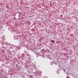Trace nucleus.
Segmentation results:
<instances>
[{
	"instance_id": "f03ea898",
	"label": "nucleus",
	"mask_w": 78,
	"mask_h": 78,
	"mask_svg": "<svg viewBox=\"0 0 78 78\" xmlns=\"http://www.w3.org/2000/svg\"><path fill=\"white\" fill-rule=\"evenodd\" d=\"M36 48H34V50H36Z\"/></svg>"
},
{
	"instance_id": "f257e3e1",
	"label": "nucleus",
	"mask_w": 78,
	"mask_h": 78,
	"mask_svg": "<svg viewBox=\"0 0 78 78\" xmlns=\"http://www.w3.org/2000/svg\"><path fill=\"white\" fill-rule=\"evenodd\" d=\"M51 42H52V43H55V41H54L53 40H52Z\"/></svg>"
}]
</instances>
